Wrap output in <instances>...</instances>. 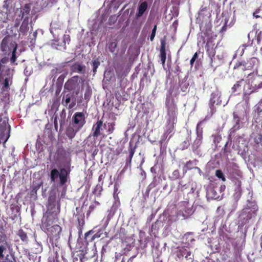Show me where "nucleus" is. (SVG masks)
<instances>
[{
    "label": "nucleus",
    "instance_id": "1",
    "mask_svg": "<svg viewBox=\"0 0 262 262\" xmlns=\"http://www.w3.org/2000/svg\"><path fill=\"white\" fill-rule=\"evenodd\" d=\"M55 220L50 219H45L42 221L41 224V230L47 233L48 237L50 238V240H54L57 241L60 238L61 232H62V228L58 225H52Z\"/></svg>",
    "mask_w": 262,
    "mask_h": 262
},
{
    "label": "nucleus",
    "instance_id": "2",
    "mask_svg": "<svg viewBox=\"0 0 262 262\" xmlns=\"http://www.w3.org/2000/svg\"><path fill=\"white\" fill-rule=\"evenodd\" d=\"M47 208V217L45 219L51 221L57 220L60 211V206L58 202H56V193L53 191H50L49 193Z\"/></svg>",
    "mask_w": 262,
    "mask_h": 262
},
{
    "label": "nucleus",
    "instance_id": "3",
    "mask_svg": "<svg viewBox=\"0 0 262 262\" xmlns=\"http://www.w3.org/2000/svg\"><path fill=\"white\" fill-rule=\"evenodd\" d=\"M115 123L113 122H106L103 123L102 121L99 120L94 124L92 127V136L97 138L99 136L103 137L112 134L114 130Z\"/></svg>",
    "mask_w": 262,
    "mask_h": 262
},
{
    "label": "nucleus",
    "instance_id": "4",
    "mask_svg": "<svg viewBox=\"0 0 262 262\" xmlns=\"http://www.w3.org/2000/svg\"><path fill=\"white\" fill-rule=\"evenodd\" d=\"M166 104L168 110V123L165 133H167V135H169L173 132V125L176 121L177 108L173 101L170 98L167 99Z\"/></svg>",
    "mask_w": 262,
    "mask_h": 262
},
{
    "label": "nucleus",
    "instance_id": "5",
    "mask_svg": "<svg viewBox=\"0 0 262 262\" xmlns=\"http://www.w3.org/2000/svg\"><path fill=\"white\" fill-rule=\"evenodd\" d=\"M226 186L219 182L211 181L207 188V193L209 196L214 200L219 199L220 195L225 190Z\"/></svg>",
    "mask_w": 262,
    "mask_h": 262
},
{
    "label": "nucleus",
    "instance_id": "6",
    "mask_svg": "<svg viewBox=\"0 0 262 262\" xmlns=\"http://www.w3.org/2000/svg\"><path fill=\"white\" fill-rule=\"evenodd\" d=\"M1 49L5 54H9L12 50H16L17 44L9 37H5L2 41Z\"/></svg>",
    "mask_w": 262,
    "mask_h": 262
},
{
    "label": "nucleus",
    "instance_id": "7",
    "mask_svg": "<svg viewBox=\"0 0 262 262\" xmlns=\"http://www.w3.org/2000/svg\"><path fill=\"white\" fill-rule=\"evenodd\" d=\"M82 83V79L78 76H74L68 80L64 84V88L68 91L79 90Z\"/></svg>",
    "mask_w": 262,
    "mask_h": 262
},
{
    "label": "nucleus",
    "instance_id": "8",
    "mask_svg": "<svg viewBox=\"0 0 262 262\" xmlns=\"http://www.w3.org/2000/svg\"><path fill=\"white\" fill-rule=\"evenodd\" d=\"M85 123V117L82 112H77L72 117L71 125L80 129Z\"/></svg>",
    "mask_w": 262,
    "mask_h": 262
},
{
    "label": "nucleus",
    "instance_id": "9",
    "mask_svg": "<svg viewBox=\"0 0 262 262\" xmlns=\"http://www.w3.org/2000/svg\"><path fill=\"white\" fill-rule=\"evenodd\" d=\"M242 184L241 181H232L230 185V190L234 192L233 194H232V198L236 203L238 201L241 195H242Z\"/></svg>",
    "mask_w": 262,
    "mask_h": 262
},
{
    "label": "nucleus",
    "instance_id": "10",
    "mask_svg": "<svg viewBox=\"0 0 262 262\" xmlns=\"http://www.w3.org/2000/svg\"><path fill=\"white\" fill-rule=\"evenodd\" d=\"M12 71L10 69L7 71L6 75L0 76V83L3 85V91H7L9 89V85L12 83Z\"/></svg>",
    "mask_w": 262,
    "mask_h": 262
},
{
    "label": "nucleus",
    "instance_id": "11",
    "mask_svg": "<svg viewBox=\"0 0 262 262\" xmlns=\"http://www.w3.org/2000/svg\"><path fill=\"white\" fill-rule=\"evenodd\" d=\"M68 171L62 168L59 171L56 169H53L51 172V180H55L59 179V180H67L68 178Z\"/></svg>",
    "mask_w": 262,
    "mask_h": 262
},
{
    "label": "nucleus",
    "instance_id": "12",
    "mask_svg": "<svg viewBox=\"0 0 262 262\" xmlns=\"http://www.w3.org/2000/svg\"><path fill=\"white\" fill-rule=\"evenodd\" d=\"M203 122V121H200L197 124L196 128V138L192 144V148L193 150L196 149L202 144L203 139V128L201 127V126Z\"/></svg>",
    "mask_w": 262,
    "mask_h": 262
},
{
    "label": "nucleus",
    "instance_id": "13",
    "mask_svg": "<svg viewBox=\"0 0 262 262\" xmlns=\"http://www.w3.org/2000/svg\"><path fill=\"white\" fill-rule=\"evenodd\" d=\"M258 63V59L256 58H251L247 62H238L236 63V67L240 68L241 70H251Z\"/></svg>",
    "mask_w": 262,
    "mask_h": 262
},
{
    "label": "nucleus",
    "instance_id": "14",
    "mask_svg": "<svg viewBox=\"0 0 262 262\" xmlns=\"http://www.w3.org/2000/svg\"><path fill=\"white\" fill-rule=\"evenodd\" d=\"M76 213L74 214L77 219V229L79 232H81L82 227L84 225V215L82 207H76Z\"/></svg>",
    "mask_w": 262,
    "mask_h": 262
},
{
    "label": "nucleus",
    "instance_id": "15",
    "mask_svg": "<svg viewBox=\"0 0 262 262\" xmlns=\"http://www.w3.org/2000/svg\"><path fill=\"white\" fill-rule=\"evenodd\" d=\"M177 257L179 259H182L184 257L186 259H190L189 256L191 255V252L187 248L182 247L177 248L176 251Z\"/></svg>",
    "mask_w": 262,
    "mask_h": 262
},
{
    "label": "nucleus",
    "instance_id": "16",
    "mask_svg": "<svg viewBox=\"0 0 262 262\" xmlns=\"http://www.w3.org/2000/svg\"><path fill=\"white\" fill-rule=\"evenodd\" d=\"M60 25L59 21H53L51 23L50 32L52 34L55 38L58 37L61 33Z\"/></svg>",
    "mask_w": 262,
    "mask_h": 262
},
{
    "label": "nucleus",
    "instance_id": "17",
    "mask_svg": "<svg viewBox=\"0 0 262 262\" xmlns=\"http://www.w3.org/2000/svg\"><path fill=\"white\" fill-rule=\"evenodd\" d=\"M147 9V3L146 2H144L141 3L138 8V11L136 14V17L137 18H139L142 16L144 13L146 11Z\"/></svg>",
    "mask_w": 262,
    "mask_h": 262
},
{
    "label": "nucleus",
    "instance_id": "18",
    "mask_svg": "<svg viewBox=\"0 0 262 262\" xmlns=\"http://www.w3.org/2000/svg\"><path fill=\"white\" fill-rule=\"evenodd\" d=\"M29 18L28 16L26 17L23 21V23L20 27L19 31L20 33H21L23 35H25V33L28 31L29 30Z\"/></svg>",
    "mask_w": 262,
    "mask_h": 262
},
{
    "label": "nucleus",
    "instance_id": "19",
    "mask_svg": "<svg viewBox=\"0 0 262 262\" xmlns=\"http://www.w3.org/2000/svg\"><path fill=\"white\" fill-rule=\"evenodd\" d=\"M171 136V135L169 136L167 135V133L164 132L160 141V148L161 150L162 149H165L166 148V144Z\"/></svg>",
    "mask_w": 262,
    "mask_h": 262
},
{
    "label": "nucleus",
    "instance_id": "20",
    "mask_svg": "<svg viewBox=\"0 0 262 262\" xmlns=\"http://www.w3.org/2000/svg\"><path fill=\"white\" fill-rule=\"evenodd\" d=\"M79 130V129H77V127L70 124L69 127L67 129L66 134L69 138L72 139L75 136L76 133Z\"/></svg>",
    "mask_w": 262,
    "mask_h": 262
},
{
    "label": "nucleus",
    "instance_id": "21",
    "mask_svg": "<svg viewBox=\"0 0 262 262\" xmlns=\"http://www.w3.org/2000/svg\"><path fill=\"white\" fill-rule=\"evenodd\" d=\"M100 204L97 201H94L91 205L89 206V208H88L87 212H86V215H87V217H88L91 213L94 212L96 210L97 207L99 206Z\"/></svg>",
    "mask_w": 262,
    "mask_h": 262
},
{
    "label": "nucleus",
    "instance_id": "22",
    "mask_svg": "<svg viewBox=\"0 0 262 262\" xmlns=\"http://www.w3.org/2000/svg\"><path fill=\"white\" fill-rule=\"evenodd\" d=\"M42 185V182L35 186H33L32 190L30 191L31 199L35 201L37 200V191L39 190L40 186Z\"/></svg>",
    "mask_w": 262,
    "mask_h": 262
},
{
    "label": "nucleus",
    "instance_id": "23",
    "mask_svg": "<svg viewBox=\"0 0 262 262\" xmlns=\"http://www.w3.org/2000/svg\"><path fill=\"white\" fill-rule=\"evenodd\" d=\"M10 126L8 124L7 120H4L2 121L0 120V130L4 134L6 132H9Z\"/></svg>",
    "mask_w": 262,
    "mask_h": 262
},
{
    "label": "nucleus",
    "instance_id": "24",
    "mask_svg": "<svg viewBox=\"0 0 262 262\" xmlns=\"http://www.w3.org/2000/svg\"><path fill=\"white\" fill-rule=\"evenodd\" d=\"M103 182H101V183H98L96 186H95V188L93 189V191H92V193H93L94 194L96 195L97 197L100 196L101 192H102L103 188Z\"/></svg>",
    "mask_w": 262,
    "mask_h": 262
},
{
    "label": "nucleus",
    "instance_id": "25",
    "mask_svg": "<svg viewBox=\"0 0 262 262\" xmlns=\"http://www.w3.org/2000/svg\"><path fill=\"white\" fill-rule=\"evenodd\" d=\"M207 53L209 56V57L210 58V64L211 66H213L212 65V62H213V58L214 57L215 54V51L213 47L209 48L208 44L207 45Z\"/></svg>",
    "mask_w": 262,
    "mask_h": 262
},
{
    "label": "nucleus",
    "instance_id": "26",
    "mask_svg": "<svg viewBox=\"0 0 262 262\" xmlns=\"http://www.w3.org/2000/svg\"><path fill=\"white\" fill-rule=\"evenodd\" d=\"M30 11V5L27 4L25 6L21 11L22 18H25L28 16L29 18V13Z\"/></svg>",
    "mask_w": 262,
    "mask_h": 262
},
{
    "label": "nucleus",
    "instance_id": "27",
    "mask_svg": "<svg viewBox=\"0 0 262 262\" xmlns=\"http://www.w3.org/2000/svg\"><path fill=\"white\" fill-rule=\"evenodd\" d=\"M67 181H59V183L57 184L58 190L61 189V197L64 196L65 193H66L67 187L65 184H66Z\"/></svg>",
    "mask_w": 262,
    "mask_h": 262
},
{
    "label": "nucleus",
    "instance_id": "28",
    "mask_svg": "<svg viewBox=\"0 0 262 262\" xmlns=\"http://www.w3.org/2000/svg\"><path fill=\"white\" fill-rule=\"evenodd\" d=\"M17 235L22 241L26 243L28 242V237H27V234L22 229H20L18 231Z\"/></svg>",
    "mask_w": 262,
    "mask_h": 262
},
{
    "label": "nucleus",
    "instance_id": "29",
    "mask_svg": "<svg viewBox=\"0 0 262 262\" xmlns=\"http://www.w3.org/2000/svg\"><path fill=\"white\" fill-rule=\"evenodd\" d=\"M72 95L71 94H68L63 96L62 100V103L64 106H68L71 101Z\"/></svg>",
    "mask_w": 262,
    "mask_h": 262
},
{
    "label": "nucleus",
    "instance_id": "30",
    "mask_svg": "<svg viewBox=\"0 0 262 262\" xmlns=\"http://www.w3.org/2000/svg\"><path fill=\"white\" fill-rule=\"evenodd\" d=\"M48 1L53 3L56 2L57 0H38L37 4L41 8L46 7L48 5Z\"/></svg>",
    "mask_w": 262,
    "mask_h": 262
},
{
    "label": "nucleus",
    "instance_id": "31",
    "mask_svg": "<svg viewBox=\"0 0 262 262\" xmlns=\"http://www.w3.org/2000/svg\"><path fill=\"white\" fill-rule=\"evenodd\" d=\"M219 97V94L217 93H213L211 94V98L210 100V108L212 109V106H213V104L216 102V99L218 98Z\"/></svg>",
    "mask_w": 262,
    "mask_h": 262
},
{
    "label": "nucleus",
    "instance_id": "32",
    "mask_svg": "<svg viewBox=\"0 0 262 262\" xmlns=\"http://www.w3.org/2000/svg\"><path fill=\"white\" fill-rule=\"evenodd\" d=\"M160 58L163 67L164 68L166 60V52L164 48H162L160 50Z\"/></svg>",
    "mask_w": 262,
    "mask_h": 262
},
{
    "label": "nucleus",
    "instance_id": "33",
    "mask_svg": "<svg viewBox=\"0 0 262 262\" xmlns=\"http://www.w3.org/2000/svg\"><path fill=\"white\" fill-rule=\"evenodd\" d=\"M84 66L79 64H75L73 67L74 71L79 73H83L84 71Z\"/></svg>",
    "mask_w": 262,
    "mask_h": 262
},
{
    "label": "nucleus",
    "instance_id": "34",
    "mask_svg": "<svg viewBox=\"0 0 262 262\" xmlns=\"http://www.w3.org/2000/svg\"><path fill=\"white\" fill-rule=\"evenodd\" d=\"M223 18L224 17V24L222 28L221 31L222 32L225 31L226 30L227 27L228 26L230 27L231 26V25H228L227 24L228 21V19H229L228 16H223Z\"/></svg>",
    "mask_w": 262,
    "mask_h": 262
},
{
    "label": "nucleus",
    "instance_id": "35",
    "mask_svg": "<svg viewBox=\"0 0 262 262\" xmlns=\"http://www.w3.org/2000/svg\"><path fill=\"white\" fill-rule=\"evenodd\" d=\"M91 95H92V91L90 89V88H88L85 90V91L84 93V99L86 100V101H88L90 99V98L91 96Z\"/></svg>",
    "mask_w": 262,
    "mask_h": 262
},
{
    "label": "nucleus",
    "instance_id": "36",
    "mask_svg": "<svg viewBox=\"0 0 262 262\" xmlns=\"http://www.w3.org/2000/svg\"><path fill=\"white\" fill-rule=\"evenodd\" d=\"M100 64V62L98 60H95L93 61L92 66H93V71L94 74H95L97 71V69Z\"/></svg>",
    "mask_w": 262,
    "mask_h": 262
},
{
    "label": "nucleus",
    "instance_id": "37",
    "mask_svg": "<svg viewBox=\"0 0 262 262\" xmlns=\"http://www.w3.org/2000/svg\"><path fill=\"white\" fill-rule=\"evenodd\" d=\"M7 244V235L4 232H1L0 234V244Z\"/></svg>",
    "mask_w": 262,
    "mask_h": 262
},
{
    "label": "nucleus",
    "instance_id": "38",
    "mask_svg": "<svg viewBox=\"0 0 262 262\" xmlns=\"http://www.w3.org/2000/svg\"><path fill=\"white\" fill-rule=\"evenodd\" d=\"M116 47V42L115 41H112L109 44L108 49L111 52H114L115 51Z\"/></svg>",
    "mask_w": 262,
    "mask_h": 262
},
{
    "label": "nucleus",
    "instance_id": "39",
    "mask_svg": "<svg viewBox=\"0 0 262 262\" xmlns=\"http://www.w3.org/2000/svg\"><path fill=\"white\" fill-rule=\"evenodd\" d=\"M183 181H181V182L179 183V187L180 186H181V189L182 191H184L185 189H187L188 186H190V182H188L187 183L183 184Z\"/></svg>",
    "mask_w": 262,
    "mask_h": 262
},
{
    "label": "nucleus",
    "instance_id": "40",
    "mask_svg": "<svg viewBox=\"0 0 262 262\" xmlns=\"http://www.w3.org/2000/svg\"><path fill=\"white\" fill-rule=\"evenodd\" d=\"M16 50H12L11 52H12V56L10 58V61L12 64H16L15 63L16 56Z\"/></svg>",
    "mask_w": 262,
    "mask_h": 262
},
{
    "label": "nucleus",
    "instance_id": "41",
    "mask_svg": "<svg viewBox=\"0 0 262 262\" xmlns=\"http://www.w3.org/2000/svg\"><path fill=\"white\" fill-rule=\"evenodd\" d=\"M215 175L219 179H221L222 180H225V178L224 177V174L221 170H216Z\"/></svg>",
    "mask_w": 262,
    "mask_h": 262
},
{
    "label": "nucleus",
    "instance_id": "42",
    "mask_svg": "<svg viewBox=\"0 0 262 262\" xmlns=\"http://www.w3.org/2000/svg\"><path fill=\"white\" fill-rule=\"evenodd\" d=\"M191 234L189 233L185 234V238L187 239L189 238V239H188V241H187V243H191L193 241H194V238H192V237H191Z\"/></svg>",
    "mask_w": 262,
    "mask_h": 262
},
{
    "label": "nucleus",
    "instance_id": "43",
    "mask_svg": "<svg viewBox=\"0 0 262 262\" xmlns=\"http://www.w3.org/2000/svg\"><path fill=\"white\" fill-rule=\"evenodd\" d=\"M156 30H157V26L155 25L152 30L151 34L150 36V39L151 41L153 40V39H154V38L155 37Z\"/></svg>",
    "mask_w": 262,
    "mask_h": 262
},
{
    "label": "nucleus",
    "instance_id": "44",
    "mask_svg": "<svg viewBox=\"0 0 262 262\" xmlns=\"http://www.w3.org/2000/svg\"><path fill=\"white\" fill-rule=\"evenodd\" d=\"M171 178L173 179H178L179 178V172L178 170H176L173 171Z\"/></svg>",
    "mask_w": 262,
    "mask_h": 262
},
{
    "label": "nucleus",
    "instance_id": "45",
    "mask_svg": "<svg viewBox=\"0 0 262 262\" xmlns=\"http://www.w3.org/2000/svg\"><path fill=\"white\" fill-rule=\"evenodd\" d=\"M198 53L196 52L193 56V57H192V58L191 59L190 61V63L191 64V66H193L194 61H195L196 59L198 58Z\"/></svg>",
    "mask_w": 262,
    "mask_h": 262
},
{
    "label": "nucleus",
    "instance_id": "46",
    "mask_svg": "<svg viewBox=\"0 0 262 262\" xmlns=\"http://www.w3.org/2000/svg\"><path fill=\"white\" fill-rule=\"evenodd\" d=\"M188 84L186 83H183L181 84V89L183 92H185L188 88Z\"/></svg>",
    "mask_w": 262,
    "mask_h": 262
},
{
    "label": "nucleus",
    "instance_id": "47",
    "mask_svg": "<svg viewBox=\"0 0 262 262\" xmlns=\"http://www.w3.org/2000/svg\"><path fill=\"white\" fill-rule=\"evenodd\" d=\"M5 250V247L3 245L0 246V258L3 257V252Z\"/></svg>",
    "mask_w": 262,
    "mask_h": 262
},
{
    "label": "nucleus",
    "instance_id": "48",
    "mask_svg": "<svg viewBox=\"0 0 262 262\" xmlns=\"http://www.w3.org/2000/svg\"><path fill=\"white\" fill-rule=\"evenodd\" d=\"M243 82V81L240 82H237L236 84H235L232 87V89L234 90V91H236V90L241 86V83Z\"/></svg>",
    "mask_w": 262,
    "mask_h": 262
},
{
    "label": "nucleus",
    "instance_id": "49",
    "mask_svg": "<svg viewBox=\"0 0 262 262\" xmlns=\"http://www.w3.org/2000/svg\"><path fill=\"white\" fill-rule=\"evenodd\" d=\"M100 237V234L99 233H96V234H95L94 235V236H93L91 238V241H92V240L94 239L95 238H99Z\"/></svg>",
    "mask_w": 262,
    "mask_h": 262
},
{
    "label": "nucleus",
    "instance_id": "50",
    "mask_svg": "<svg viewBox=\"0 0 262 262\" xmlns=\"http://www.w3.org/2000/svg\"><path fill=\"white\" fill-rule=\"evenodd\" d=\"M134 154V151L132 149H131L130 152H129V162L131 161L132 158L133 157Z\"/></svg>",
    "mask_w": 262,
    "mask_h": 262
},
{
    "label": "nucleus",
    "instance_id": "51",
    "mask_svg": "<svg viewBox=\"0 0 262 262\" xmlns=\"http://www.w3.org/2000/svg\"><path fill=\"white\" fill-rule=\"evenodd\" d=\"M8 58H3L1 60L0 62H1V63H2L4 65L8 62Z\"/></svg>",
    "mask_w": 262,
    "mask_h": 262
},
{
    "label": "nucleus",
    "instance_id": "52",
    "mask_svg": "<svg viewBox=\"0 0 262 262\" xmlns=\"http://www.w3.org/2000/svg\"><path fill=\"white\" fill-rule=\"evenodd\" d=\"M259 12V10H257L255 12L253 13V16L256 18H259L260 17V15H257V13Z\"/></svg>",
    "mask_w": 262,
    "mask_h": 262
},
{
    "label": "nucleus",
    "instance_id": "53",
    "mask_svg": "<svg viewBox=\"0 0 262 262\" xmlns=\"http://www.w3.org/2000/svg\"><path fill=\"white\" fill-rule=\"evenodd\" d=\"M256 88L254 90L252 91V92H254L255 91H256L258 89L262 88V83H259L257 86H255Z\"/></svg>",
    "mask_w": 262,
    "mask_h": 262
},
{
    "label": "nucleus",
    "instance_id": "54",
    "mask_svg": "<svg viewBox=\"0 0 262 262\" xmlns=\"http://www.w3.org/2000/svg\"><path fill=\"white\" fill-rule=\"evenodd\" d=\"M118 186V185L117 183L115 184V185H114V191H115V193H116L117 192Z\"/></svg>",
    "mask_w": 262,
    "mask_h": 262
},
{
    "label": "nucleus",
    "instance_id": "55",
    "mask_svg": "<svg viewBox=\"0 0 262 262\" xmlns=\"http://www.w3.org/2000/svg\"><path fill=\"white\" fill-rule=\"evenodd\" d=\"M93 233L92 230H90V231H88V232H86V233H85V239H86V238H88V237L89 235V234H91V233Z\"/></svg>",
    "mask_w": 262,
    "mask_h": 262
},
{
    "label": "nucleus",
    "instance_id": "56",
    "mask_svg": "<svg viewBox=\"0 0 262 262\" xmlns=\"http://www.w3.org/2000/svg\"><path fill=\"white\" fill-rule=\"evenodd\" d=\"M74 105V104H69V108H72L73 107Z\"/></svg>",
    "mask_w": 262,
    "mask_h": 262
},
{
    "label": "nucleus",
    "instance_id": "57",
    "mask_svg": "<svg viewBox=\"0 0 262 262\" xmlns=\"http://www.w3.org/2000/svg\"><path fill=\"white\" fill-rule=\"evenodd\" d=\"M4 66V65L1 63V62H0V71L1 70L2 67Z\"/></svg>",
    "mask_w": 262,
    "mask_h": 262
},
{
    "label": "nucleus",
    "instance_id": "58",
    "mask_svg": "<svg viewBox=\"0 0 262 262\" xmlns=\"http://www.w3.org/2000/svg\"><path fill=\"white\" fill-rule=\"evenodd\" d=\"M195 169H197L199 172L200 171V169L199 168L196 167Z\"/></svg>",
    "mask_w": 262,
    "mask_h": 262
},
{
    "label": "nucleus",
    "instance_id": "59",
    "mask_svg": "<svg viewBox=\"0 0 262 262\" xmlns=\"http://www.w3.org/2000/svg\"><path fill=\"white\" fill-rule=\"evenodd\" d=\"M154 169V167H152V168H151V171H152Z\"/></svg>",
    "mask_w": 262,
    "mask_h": 262
},
{
    "label": "nucleus",
    "instance_id": "60",
    "mask_svg": "<svg viewBox=\"0 0 262 262\" xmlns=\"http://www.w3.org/2000/svg\"><path fill=\"white\" fill-rule=\"evenodd\" d=\"M36 32H34L33 35L35 36L36 35Z\"/></svg>",
    "mask_w": 262,
    "mask_h": 262
},
{
    "label": "nucleus",
    "instance_id": "61",
    "mask_svg": "<svg viewBox=\"0 0 262 262\" xmlns=\"http://www.w3.org/2000/svg\"><path fill=\"white\" fill-rule=\"evenodd\" d=\"M261 50L262 51V47H261Z\"/></svg>",
    "mask_w": 262,
    "mask_h": 262
},
{
    "label": "nucleus",
    "instance_id": "62",
    "mask_svg": "<svg viewBox=\"0 0 262 262\" xmlns=\"http://www.w3.org/2000/svg\"><path fill=\"white\" fill-rule=\"evenodd\" d=\"M3 262H5V261H3ZM12 262V261H11Z\"/></svg>",
    "mask_w": 262,
    "mask_h": 262
}]
</instances>
